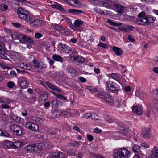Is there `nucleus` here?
Wrapping results in <instances>:
<instances>
[{
    "label": "nucleus",
    "instance_id": "obj_10",
    "mask_svg": "<svg viewBox=\"0 0 158 158\" xmlns=\"http://www.w3.org/2000/svg\"><path fill=\"white\" fill-rule=\"evenodd\" d=\"M19 81H20L19 85L21 88L25 89L27 87L28 84L26 78L22 77H20Z\"/></svg>",
    "mask_w": 158,
    "mask_h": 158
},
{
    "label": "nucleus",
    "instance_id": "obj_36",
    "mask_svg": "<svg viewBox=\"0 0 158 158\" xmlns=\"http://www.w3.org/2000/svg\"><path fill=\"white\" fill-rule=\"evenodd\" d=\"M141 25H147V23L145 17L142 18H139V24Z\"/></svg>",
    "mask_w": 158,
    "mask_h": 158
},
{
    "label": "nucleus",
    "instance_id": "obj_44",
    "mask_svg": "<svg viewBox=\"0 0 158 158\" xmlns=\"http://www.w3.org/2000/svg\"><path fill=\"white\" fill-rule=\"evenodd\" d=\"M40 98L41 99V101L42 102H44L48 99V97L47 94H44L40 95Z\"/></svg>",
    "mask_w": 158,
    "mask_h": 158
},
{
    "label": "nucleus",
    "instance_id": "obj_37",
    "mask_svg": "<svg viewBox=\"0 0 158 158\" xmlns=\"http://www.w3.org/2000/svg\"><path fill=\"white\" fill-rule=\"evenodd\" d=\"M104 118L106 121L109 123H111L114 122V120L112 117L109 116L107 115H105L104 116Z\"/></svg>",
    "mask_w": 158,
    "mask_h": 158
},
{
    "label": "nucleus",
    "instance_id": "obj_56",
    "mask_svg": "<svg viewBox=\"0 0 158 158\" xmlns=\"http://www.w3.org/2000/svg\"><path fill=\"white\" fill-rule=\"evenodd\" d=\"M141 146L143 148H149L148 145L145 143H142L141 144Z\"/></svg>",
    "mask_w": 158,
    "mask_h": 158
},
{
    "label": "nucleus",
    "instance_id": "obj_25",
    "mask_svg": "<svg viewBox=\"0 0 158 158\" xmlns=\"http://www.w3.org/2000/svg\"><path fill=\"white\" fill-rule=\"evenodd\" d=\"M68 73L70 74L71 76L73 77L77 74L76 71L73 67L69 66L68 68Z\"/></svg>",
    "mask_w": 158,
    "mask_h": 158
},
{
    "label": "nucleus",
    "instance_id": "obj_18",
    "mask_svg": "<svg viewBox=\"0 0 158 158\" xmlns=\"http://www.w3.org/2000/svg\"><path fill=\"white\" fill-rule=\"evenodd\" d=\"M23 145V142L16 140L13 142V149L18 148H21Z\"/></svg>",
    "mask_w": 158,
    "mask_h": 158
},
{
    "label": "nucleus",
    "instance_id": "obj_51",
    "mask_svg": "<svg viewBox=\"0 0 158 158\" xmlns=\"http://www.w3.org/2000/svg\"><path fill=\"white\" fill-rule=\"evenodd\" d=\"M57 158H64V155L62 152H57Z\"/></svg>",
    "mask_w": 158,
    "mask_h": 158
},
{
    "label": "nucleus",
    "instance_id": "obj_59",
    "mask_svg": "<svg viewBox=\"0 0 158 158\" xmlns=\"http://www.w3.org/2000/svg\"><path fill=\"white\" fill-rule=\"evenodd\" d=\"M108 23L113 26H116L117 25L116 23L111 20H108Z\"/></svg>",
    "mask_w": 158,
    "mask_h": 158
},
{
    "label": "nucleus",
    "instance_id": "obj_15",
    "mask_svg": "<svg viewBox=\"0 0 158 158\" xmlns=\"http://www.w3.org/2000/svg\"><path fill=\"white\" fill-rule=\"evenodd\" d=\"M134 28L133 26L131 25H125L120 28V30L126 32H129L132 31Z\"/></svg>",
    "mask_w": 158,
    "mask_h": 158
},
{
    "label": "nucleus",
    "instance_id": "obj_57",
    "mask_svg": "<svg viewBox=\"0 0 158 158\" xmlns=\"http://www.w3.org/2000/svg\"><path fill=\"white\" fill-rule=\"evenodd\" d=\"M66 152L68 153L73 155L75 153V151L71 149H69L67 150Z\"/></svg>",
    "mask_w": 158,
    "mask_h": 158
},
{
    "label": "nucleus",
    "instance_id": "obj_22",
    "mask_svg": "<svg viewBox=\"0 0 158 158\" xmlns=\"http://www.w3.org/2000/svg\"><path fill=\"white\" fill-rule=\"evenodd\" d=\"M46 84L49 88L52 89L56 90L59 93H60L61 92V90L57 87L49 82H47Z\"/></svg>",
    "mask_w": 158,
    "mask_h": 158
},
{
    "label": "nucleus",
    "instance_id": "obj_35",
    "mask_svg": "<svg viewBox=\"0 0 158 158\" xmlns=\"http://www.w3.org/2000/svg\"><path fill=\"white\" fill-rule=\"evenodd\" d=\"M52 58L56 61H58L60 62H62L63 60V58L60 56L56 54L53 56Z\"/></svg>",
    "mask_w": 158,
    "mask_h": 158
},
{
    "label": "nucleus",
    "instance_id": "obj_1",
    "mask_svg": "<svg viewBox=\"0 0 158 158\" xmlns=\"http://www.w3.org/2000/svg\"><path fill=\"white\" fill-rule=\"evenodd\" d=\"M17 13L20 19L26 23H30L31 18L25 9L22 8H20L18 9Z\"/></svg>",
    "mask_w": 158,
    "mask_h": 158
},
{
    "label": "nucleus",
    "instance_id": "obj_17",
    "mask_svg": "<svg viewBox=\"0 0 158 158\" xmlns=\"http://www.w3.org/2000/svg\"><path fill=\"white\" fill-rule=\"evenodd\" d=\"M3 145L5 148H6L9 149H12L13 146V142L5 140L3 142Z\"/></svg>",
    "mask_w": 158,
    "mask_h": 158
},
{
    "label": "nucleus",
    "instance_id": "obj_32",
    "mask_svg": "<svg viewBox=\"0 0 158 158\" xmlns=\"http://www.w3.org/2000/svg\"><path fill=\"white\" fill-rule=\"evenodd\" d=\"M10 118L14 120L16 122H19L21 120V118L13 114H10L9 115Z\"/></svg>",
    "mask_w": 158,
    "mask_h": 158
},
{
    "label": "nucleus",
    "instance_id": "obj_63",
    "mask_svg": "<svg viewBox=\"0 0 158 158\" xmlns=\"http://www.w3.org/2000/svg\"><path fill=\"white\" fill-rule=\"evenodd\" d=\"M12 25L13 26L16 28H19L20 27L21 24L19 23H12Z\"/></svg>",
    "mask_w": 158,
    "mask_h": 158
},
{
    "label": "nucleus",
    "instance_id": "obj_13",
    "mask_svg": "<svg viewBox=\"0 0 158 158\" xmlns=\"http://www.w3.org/2000/svg\"><path fill=\"white\" fill-rule=\"evenodd\" d=\"M30 26L34 28H37L41 26L42 24V22L39 19H36L34 21L30 22Z\"/></svg>",
    "mask_w": 158,
    "mask_h": 158
},
{
    "label": "nucleus",
    "instance_id": "obj_41",
    "mask_svg": "<svg viewBox=\"0 0 158 158\" xmlns=\"http://www.w3.org/2000/svg\"><path fill=\"white\" fill-rule=\"evenodd\" d=\"M8 9V7L6 5L3 4L0 5V10L1 11H5Z\"/></svg>",
    "mask_w": 158,
    "mask_h": 158
},
{
    "label": "nucleus",
    "instance_id": "obj_42",
    "mask_svg": "<svg viewBox=\"0 0 158 158\" xmlns=\"http://www.w3.org/2000/svg\"><path fill=\"white\" fill-rule=\"evenodd\" d=\"M33 63L34 66L37 68H39L40 66V63L39 61L37 60L36 59H34L33 60Z\"/></svg>",
    "mask_w": 158,
    "mask_h": 158
},
{
    "label": "nucleus",
    "instance_id": "obj_21",
    "mask_svg": "<svg viewBox=\"0 0 158 158\" xmlns=\"http://www.w3.org/2000/svg\"><path fill=\"white\" fill-rule=\"evenodd\" d=\"M112 50L115 54L118 56H121L123 53L122 50L119 47L114 46L112 48Z\"/></svg>",
    "mask_w": 158,
    "mask_h": 158
},
{
    "label": "nucleus",
    "instance_id": "obj_9",
    "mask_svg": "<svg viewBox=\"0 0 158 158\" xmlns=\"http://www.w3.org/2000/svg\"><path fill=\"white\" fill-rule=\"evenodd\" d=\"M150 130L148 128H144L142 129L141 133L143 137L146 139H148L150 137Z\"/></svg>",
    "mask_w": 158,
    "mask_h": 158
},
{
    "label": "nucleus",
    "instance_id": "obj_26",
    "mask_svg": "<svg viewBox=\"0 0 158 158\" xmlns=\"http://www.w3.org/2000/svg\"><path fill=\"white\" fill-rule=\"evenodd\" d=\"M20 67L23 69L29 70L31 68V65L30 64L22 62L20 64Z\"/></svg>",
    "mask_w": 158,
    "mask_h": 158
},
{
    "label": "nucleus",
    "instance_id": "obj_19",
    "mask_svg": "<svg viewBox=\"0 0 158 158\" xmlns=\"http://www.w3.org/2000/svg\"><path fill=\"white\" fill-rule=\"evenodd\" d=\"M12 102V100L7 97H0V103L10 104Z\"/></svg>",
    "mask_w": 158,
    "mask_h": 158
},
{
    "label": "nucleus",
    "instance_id": "obj_50",
    "mask_svg": "<svg viewBox=\"0 0 158 158\" xmlns=\"http://www.w3.org/2000/svg\"><path fill=\"white\" fill-rule=\"evenodd\" d=\"M60 102L59 101L57 100H54V101H53L52 102V104L54 106L57 107L58 106H59V103Z\"/></svg>",
    "mask_w": 158,
    "mask_h": 158
},
{
    "label": "nucleus",
    "instance_id": "obj_34",
    "mask_svg": "<svg viewBox=\"0 0 158 158\" xmlns=\"http://www.w3.org/2000/svg\"><path fill=\"white\" fill-rule=\"evenodd\" d=\"M83 23V21L79 19H77L75 21L73 24L75 27H80Z\"/></svg>",
    "mask_w": 158,
    "mask_h": 158
},
{
    "label": "nucleus",
    "instance_id": "obj_33",
    "mask_svg": "<svg viewBox=\"0 0 158 158\" xmlns=\"http://www.w3.org/2000/svg\"><path fill=\"white\" fill-rule=\"evenodd\" d=\"M43 144L41 143H37L35 144V151H39L44 149Z\"/></svg>",
    "mask_w": 158,
    "mask_h": 158
},
{
    "label": "nucleus",
    "instance_id": "obj_64",
    "mask_svg": "<svg viewBox=\"0 0 158 158\" xmlns=\"http://www.w3.org/2000/svg\"><path fill=\"white\" fill-rule=\"evenodd\" d=\"M87 139L90 141H92L94 139V138L93 136L90 135H87Z\"/></svg>",
    "mask_w": 158,
    "mask_h": 158
},
{
    "label": "nucleus",
    "instance_id": "obj_30",
    "mask_svg": "<svg viewBox=\"0 0 158 158\" xmlns=\"http://www.w3.org/2000/svg\"><path fill=\"white\" fill-rule=\"evenodd\" d=\"M152 155L153 156L156 158H158V148L154 146L152 149Z\"/></svg>",
    "mask_w": 158,
    "mask_h": 158
},
{
    "label": "nucleus",
    "instance_id": "obj_53",
    "mask_svg": "<svg viewBox=\"0 0 158 158\" xmlns=\"http://www.w3.org/2000/svg\"><path fill=\"white\" fill-rule=\"evenodd\" d=\"M43 35L41 33L39 32H36L35 33L34 37L36 39H39L41 38Z\"/></svg>",
    "mask_w": 158,
    "mask_h": 158
},
{
    "label": "nucleus",
    "instance_id": "obj_54",
    "mask_svg": "<svg viewBox=\"0 0 158 158\" xmlns=\"http://www.w3.org/2000/svg\"><path fill=\"white\" fill-rule=\"evenodd\" d=\"M32 119L33 120L36 122H40V120H42L43 119L42 118L36 116L33 117Z\"/></svg>",
    "mask_w": 158,
    "mask_h": 158
},
{
    "label": "nucleus",
    "instance_id": "obj_48",
    "mask_svg": "<svg viewBox=\"0 0 158 158\" xmlns=\"http://www.w3.org/2000/svg\"><path fill=\"white\" fill-rule=\"evenodd\" d=\"M73 112H71L70 113L67 111H64L63 112V115L66 117H69L72 116V114Z\"/></svg>",
    "mask_w": 158,
    "mask_h": 158
},
{
    "label": "nucleus",
    "instance_id": "obj_55",
    "mask_svg": "<svg viewBox=\"0 0 158 158\" xmlns=\"http://www.w3.org/2000/svg\"><path fill=\"white\" fill-rule=\"evenodd\" d=\"M56 97L62 100H67V98H66L63 96L59 94L58 95H56Z\"/></svg>",
    "mask_w": 158,
    "mask_h": 158
},
{
    "label": "nucleus",
    "instance_id": "obj_52",
    "mask_svg": "<svg viewBox=\"0 0 158 158\" xmlns=\"http://www.w3.org/2000/svg\"><path fill=\"white\" fill-rule=\"evenodd\" d=\"M94 10L97 13L101 14H104V12L103 11L100 10L99 8H95L94 9Z\"/></svg>",
    "mask_w": 158,
    "mask_h": 158
},
{
    "label": "nucleus",
    "instance_id": "obj_11",
    "mask_svg": "<svg viewBox=\"0 0 158 158\" xmlns=\"http://www.w3.org/2000/svg\"><path fill=\"white\" fill-rule=\"evenodd\" d=\"M23 133V130L21 127L17 125L14 126V133L15 135H21Z\"/></svg>",
    "mask_w": 158,
    "mask_h": 158
},
{
    "label": "nucleus",
    "instance_id": "obj_29",
    "mask_svg": "<svg viewBox=\"0 0 158 158\" xmlns=\"http://www.w3.org/2000/svg\"><path fill=\"white\" fill-rule=\"evenodd\" d=\"M102 3L103 5L107 8H110L112 6L113 4L110 0H107L102 2Z\"/></svg>",
    "mask_w": 158,
    "mask_h": 158
},
{
    "label": "nucleus",
    "instance_id": "obj_8",
    "mask_svg": "<svg viewBox=\"0 0 158 158\" xmlns=\"http://www.w3.org/2000/svg\"><path fill=\"white\" fill-rule=\"evenodd\" d=\"M58 47L60 50L66 53H69L72 50L71 48L62 43H60L59 44Z\"/></svg>",
    "mask_w": 158,
    "mask_h": 158
},
{
    "label": "nucleus",
    "instance_id": "obj_27",
    "mask_svg": "<svg viewBox=\"0 0 158 158\" xmlns=\"http://www.w3.org/2000/svg\"><path fill=\"white\" fill-rule=\"evenodd\" d=\"M68 12L75 15H77L84 13V11L81 10L71 9H68Z\"/></svg>",
    "mask_w": 158,
    "mask_h": 158
},
{
    "label": "nucleus",
    "instance_id": "obj_62",
    "mask_svg": "<svg viewBox=\"0 0 158 158\" xmlns=\"http://www.w3.org/2000/svg\"><path fill=\"white\" fill-rule=\"evenodd\" d=\"M91 113H85L84 117L87 119H88L89 118H90Z\"/></svg>",
    "mask_w": 158,
    "mask_h": 158
},
{
    "label": "nucleus",
    "instance_id": "obj_7",
    "mask_svg": "<svg viewBox=\"0 0 158 158\" xmlns=\"http://www.w3.org/2000/svg\"><path fill=\"white\" fill-rule=\"evenodd\" d=\"M25 125L26 127L32 131H36L38 130L39 127L38 125L32 122H27L26 123Z\"/></svg>",
    "mask_w": 158,
    "mask_h": 158
},
{
    "label": "nucleus",
    "instance_id": "obj_40",
    "mask_svg": "<svg viewBox=\"0 0 158 158\" xmlns=\"http://www.w3.org/2000/svg\"><path fill=\"white\" fill-rule=\"evenodd\" d=\"M153 93L155 100L158 102V89H154Z\"/></svg>",
    "mask_w": 158,
    "mask_h": 158
},
{
    "label": "nucleus",
    "instance_id": "obj_39",
    "mask_svg": "<svg viewBox=\"0 0 158 158\" xmlns=\"http://www.w3.org/2000/svg\"><path fill=\"white\" fill-rule=\"evenodd\" d=\"M114 82L111 81H109L106 83V88L111 90V88L113 86Z\"/></svg>",
    "mask_w": 158,
    "mask_h": 158
},
{
    "label": "nucleus",
    "instance_id": "obj_24",
    "mask_svg": "<svg viewBox=\"0 0 158 158\" xmlns=\"http://www.w3.org/2000/svg\"><path fill=\"white\" fill-rule=\"evenodd\" d=\"M62 111L61 110H55L52 113V117L55 118L60 116L62 113Z\"/></svg>",
    "mask_w": 158,
    "mask_h": 158
},
{
    "label": "nucleus",
    "instance_id": "obj_28",
    "mask_svg": "<svg viewBox=\"0 0 158 158\" xmlns=\"http://www.w3.org/2000/svg\"><path fill=\"white\" fill-rule=\"evenodd\" d=\"M25 149L29 152L35 151V144L28 145L25 147Z\"/></svg>",
    "mask_w": 158,
    "mask_h": 158
},
{
    "label": "nucleus",
    "instance_id": "obj_12",
    "mask_svg": "<svg viewBox=\"0 0 158 158\" xmlns=\"http://www.w3.org/2000/svg\"><path fill=\"white\" fill-rule=\"evenodd\" d=\"M111 77L114 79L116 80L119 83H121L122 81L124 80V79L120 75H118L115 73H112L110 75ZM124 81H125L124 80Z\"/></svg>",
    "mask_w": 158,
    "mask_h": 158
},
{
    "label": "nucleus",
    "instance_id": "obj_58",
    "mask_svg": "<svg viewBox=\"0 0 158 158\" xmlns=\"http://www.w3.org/2000/svg\"><path fill=\"white\" fill-rule=\"evenodd\" d=\"M132 150L134 152H137V151L138 149V146L137 145H135L132 147Z\"/></svg>",
    "mask_w": 158,
    "mask_h": 158
},
{
    "label": "nucleus",
    "instance_id": "obj_2",
    "mask_svg": "<svg viewBox=\"0 0 158 158\" xmlns=\"http://www.w3.org/2000/svg\"><path fill=\"white\" fill-rule=\"evenodd\" d=\"M118 156L115 153L114 155V158H129L131 156V152L125 148H121L118 149L117 153Z\"/></svg>",
    "mask_w": 158,
    "mask_h": 158
},
{
    "label": "nucleus",
    "instance_id": "obj_3",
    "mask_svg": "<svg viewBox=\"0 0 158 158\" xmlns=\"http://www.w3.org/2000/svg\"><path fill=\"white\" fill-rule=\"evenodd\" d=\"M52 26L54 27L56 30L60 31V33L63 35L67 36L69 35L70 31L65 28L56 24L53 25Z\"/></svg>",
    "mask_w": 158,
    "mask_h": 158
},
{
    "label": "nucleus",
    "instance_id": "obj_4",
    "mask_svg": "<svg viewBox=\"0 0 158 158\" xmlns=\"http://www.w3.org/2000/svg\"><path fill=\"white\" fill-rule=\"evenodd\" d=\"M9 55L11 58L14 59L16 60L21 61L23 60L24 59V57L22 56L20 53L15 51L11 52L9 54Z\"/></svg>",
    "mask_w": 158,
    "mask_h": 158
},
{
    "label": "nucleus",
    "instance_id": "obj_45",
    "mask_svg": "<svg viewBox=\"0 0 158 158\" xmlns=\"http://www.w3.org/2000/svg\"><path fill=\"white\" fill-rule=\"evenodd\" d=\"M80 142L76 141L71 143V145L73 147L78 148L80 146V143H81Z\"/></svg>",
    "mask_w": 158,
    "mask_h": 158
},
{
    "label": "nucleus",
    "instance_id": "obj_38",
    "mask_svg": "<svg viewBox=\"0 0 158 158\" xmlns=\"http://www.w3.org/2000/svg\"><path fill=\"white\" fill-rule=\"evenodd\" d=\"M119 88V85L116 83L114 82L113 87L111 88V90L112 91H116L118 90Z\"/></svg>",
    "mask_w": 158,
    "mask_h": 158
},
{
    "label": "nucleus",
    "instance_id": "obj_16",
    "mask_svg": "<svg viewBox=\"0 0 158 158\" xmlns=\"http://www.w3.org/2000/svg\"><path fill=\"white\" fill-rule=\"evenodd\" d=\"M6 52L3 46L0 44V56L1 58L4 59H6L7 57L5 56Z\"/></svg>",
    "mask_w": 158,
    "mask_h": 158
},
{
    "label": "nucleus",
    "instance_id": "obj_60",
    "mask_svg": "<svg viewBox=\"0 0 158 158\" xmlns=\"http://www.w3.org/2000/svg\"><path fill=\"white\" fill-rule=\"evenodd\" d=\"M145 97V94L142 92H140L139 93V97L142 99H143Z\"/></svg>",
    "mask_w": 158,
    "mask_h": 158
},
{
    "label": "nucleus",
    "instance_id": "obj_47",
    "mask_svg": "<svg viewBox=\"0 0 158 158\" xmlns=\"http://www.w3.org/2000/svg\"><path fill=\"white\" fill-rule=\"evenodd\" d=\"M90 118L94 120H98L99 118L98 115L95 113H91Z\"/></svg>",
    "mask_w": 158,
    "mask_h": 158
},
{
    "label": "nucleus",
    "instance_id": "obj_61",
    "mask_svg": "<svg viewBox=\"0 0 158 158\" xmlns=\"http://www.w3.org/2000/svg\"><path fill=\"white\" fill-rule=\"evenodd\" d=\"M98 45L100 47H102L104 48H106L107 46V45L105 43H100L98 44Z\"/></svg>",
    "mask_w": 158,
    "mask_h": 158
},
{
    "label": "nucleus",
    "instance_id": "obj_46",
    "mask_svg": "<svg viewBox=\"0 0 158 158\" xmlns=\"http://www.w3.org/2000/svg\"><path fill=\"white\" fill-rule=\"evenodd\" d=\"M142 2H145L148 4H153L155 2L154 0H140Z\"/></svg>",
    "mask_w": 158,
    "mask_h": 158
},
{
    "label": "nucleus",
    "instance_id": "obj_14",
    "mask_svg": "<svg viewBox=\"0 0 158 158\" xmlns=\"http://www.w3.org/2000/svg\"><path fill=\"white\" fill-rule=\"evenodd\" d=\"M4 31L7 34L10 33L12 38L14 40L17 39L18 35L17 33L14 31H12L10 29L6 28L4 29Z\"/></svg>",
    "mask_w": 158,
    "mask_h": 158
},
{
    "label": "nucleus",
    "instance_id": "obj_5",
    "mask_svg": "<svg viewBox=\"0 0 158 158\" xmlns=\"http://www.w3.org/2000/svg\"><path fill=\"white\" fill-rule=\"evenodd\" d=\"M98 96L100 98L105 100L109 103H112L113 101V98L109 94H106V93L101 92L98 94Z\"/></svg>",
    "mask_w": 158,
    "mask_h": 158
},
{
    "label": "nucleus",
    "instance_id": "obj_6",
    "mask_svg": "<svg viewBox=\"0 0 158 158\" xmlns=\"http://www.w3.org/2000/svg\"><path fill=\"white\" fill-rule=\"evenodd\" d=\"M17 39H19L20 41H21L22 40L24 42L30 44H33L34 43L32 39L23 34L18 35Z\"/></svg>",
    "mask_w": 158,
    "mask_h": 158
},
{
    "label": "nucleus",
    "instance_id": "obj_23",
    "mask_svg": "<svg viewBox=\"0 0 158 158\" xmlns=\"http://www.w3.org/2000/svg\"><path fill=\"white\" fill-rule=\"evenodd\" d=\"M51 6L52 8L56 9L63 12L65 11V10L58 3H55L51 5Z\"/></svg>",
    "mask_w": 158,
    "mask_h": 158
},
{
    "label": "nucleus",
    "instance_id": "obj_20",
    "mask_svg": "<svg viewBox=\"0 0 158 158\" xmlns=\"http://www.w3.org/2000/svg\"><path fill=\"white\" fill-rule=\"evenodd\" d=\"M145 17L148 25L153 23L156 19L155 17L150 15H146Z\"/></svg>",
    "mask_w": 158,
    "mask_h": 158
},
{
    "label": "nucleus",
    "instance_id": "obj_31",
    "mask_svg": "<svg viewBox=\"0 0 158 158\" xmlns=\"http://www.w3.org/2000/svg\"><path fill=\"white\" fill-rule=\"evenodd\" d=\"M113 5L116 8L118 12L119 13H122L124 9L123 6L117 4H114Z\"/></svg>",
    "mask_w": 158,
    "mask_h": 158
},
{
    "label": "nucleus",
    "instance_id": "obj_49",
    "mask_svg": "<svg viewBox=\"0 0 158 158\" xmlns=\"http://www.w3.org/2000/svg\"><path fill=\"white\" fill-rule=\"evenodd\" d=\"M0 132H1V135L2 136L8 137L9 135V134L6 131H2L0 130Z\"/></svg>",
    "mask_w": 158,
    "mask_h": 158
},
{
    "label": "nucleus",
    "instance_id": "obj_43",
    "mask_svg": "<svg viewBox=\"0 0 158 158\" xmlns=\"http://www.w3.org/2000/svg\"><path fill=\"white\" fill-rule=\"evenodd\" d=\"M132 110L133 112L137 115L138 114V106L137 105H133L132 107Z\"/></svg>",
    "mask_w": 158,
    "mask_h": 158
}]
</instances>
